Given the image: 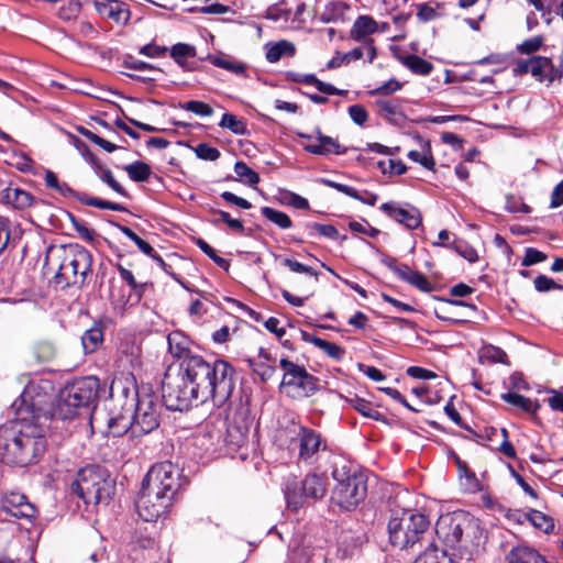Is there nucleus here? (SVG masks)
Instances as JSON below:
<instances>
[{
    "label": "nucleus",
    "instance_id": "obj_24",
    "mask_svg": "<svg viewBox=\"0 0 563 563\" xmlns=\"http://www.w3.org/2000/svg\"><path fill=\"white\" fill-rule=\"evenodd\" d=\"M377 113L380 118L393 124H400L405 120V114L399 99H380L375 102Z\"/></svg>",
    "mask_w": 563,
    "mask_h": 563
},
{
    "label": "nucleus",
    "instance_id": "obj_45",
    "mask_svg": "<svg viewBox=\"0 0 563 563\" xmlns=\"http://www.w3.org/2000/svg\"><path fill=\"white\" fill-rule=\"evenodd\" d=\"M349 402L357 412H360L364 417L377 421L383 419V415L379 411H377L369 401L363 398L355 397L353 399H350Z\"/></svg>",
    "mask_w": 563,
    "mask_h": 563
},
{
    "label": "nucleus",
    "instance_id": "obj_9",
    "mask_svg": "<svg viewBox=\"0 0 563 563\" xmlns=\"http://www.w3.org/2000/svg\"><path fill=\"white\" fill-rule=\"evenodd\" d=\"M54 385L49 379L31 380L20 397L11 406L14 415L31 417L40 421L47 420L49 399Z\"/></svg>",
    "mask_w": 563,
    "mask_h": 563
},
{
    "label": "nucleus",
    "instance_id": "obj_1",
    "mask_svg": "<svg viewBox=\"0 0 563 563\" xmlns=\"http://www.w3.org/2000/svg\"><path fill=\"white\" fill-rule=\"evenodd\" d=\"M168 350L180 360L176 375L167 374L162 384V399L168 410L185 411L194 405L211 400L222 407L235 387V369L224 360L210 363L191 354L189 339L179 331L167 335Z\"/></svg>",
    "mask_w": 563,
    "mask_h": 563
},
{
    "label": "nucleus",
    "instance_id": "obj_16",
    "mask_svg": "<svg viewBox=\"0 0 563 563\" xmlns=\"http://www.w3.org/2000/svg\"><path fill=\"white\" fill-rule=\"evenodd\" d=\"M0 510L10 517L29 523H33L37 516V509L30 503L29 498L24 494L14 490L2 494Z\"/></svg>",
    "mask_w": 563,
    "mask_h": 563
},
{
    "label": "nucleus",
    "instance_id": "obj_57",
    "mask_svg": "<svg viewBox=\"0 0 563 563\" xmlns=\"http://www.w3.org/2000/svg\"><path fill=\"white\" fill-rule=\"evenodd\" d=\"M117 269L121 278L130 286V288L141 296L144 289V285L136 283L133 273L123 267L121 264H117Z\"/></svg>",
    "mask_w": 563,
    "mask_h": 563
},
{
    "label": "nucleus",
    "instance_id": "obj_23",
    "mask_svg": "<svg viewBox=\"0 0 563 563\" xmlns=\"http://www.w3.org/2000/svg\"><path fill=\"white\" fill-rule=\"evenodd\" d=\"M34 200L35 198L31 192L19 187H12L11 185L0 192V201L16 210L30 208L33 206Z\"/></svg>",
    "mask_w": 563,
    "mask_h": 563
},
{
    "label": "nucleus",
    "instance_id": "obj_48",
    "mask_svg": "<svg viewBox=\"0 0 563 563\" xmlns=\"http://www.w3.org/2000/svg\"><path fill=\"white\" fill-rule=\"evenodd\" d=\"M249 365L262 382L271 379L276 372L273 363H265L264 361L250 360Z\"/></svg>",
    "mask_w": 563,
    "mask_h": 563
},
{
    "label": "nucleus",
    "instance_id": "obj_33",
    "mask_svg": "<svg viewBox=\"0 0 563 563\" xmlns=\"http://www.w3.org/2000/svg\"><path fill=\"white\" fill-rule=\"evenodd\" d=\"M500 398L505 402L519 408L527 413H536L540 408L538 400H532L517 393L508 391L501 394Z\"/></svg>",
    "mask_w": 563,
    "mask_h": 563
},
{
    "label": "nucleus",
    "instance_id": "obj_39",
    "mask_svg": "<svg viewBox=\"0 0 563 563\" xmlns=\"http://www.w3.org/2000/svg\"><path fill=\"white\" fill-rule=\"evenodd\" d=\"M123 169L128 173L131 180L135 183L146 181L151 176V168L143 162H134L125 165Z\"/></svg>",
    "mask_w": 563,
    "mask_h": 563
},
{
    "label": "nucleus",
    "instance_id": "obj_31",
    "mask_svg": "<svg viewBox=\"0 0 563 563\" xmlns=\"http://www.w3.org/2000/svg\"><path fill=\"white\" fill-rule=\"evenodd\" d=\"M397 59L406 66L411 73L420 76H428L433 70L432 63L421 58L418 55L410 54L406 56H397Z\"/></svg>",
    "mask_w": 563,
    "mask_h": 563
},
{
    "label": "nucleus",
    "instance_id": "obj_28",
    "mask_svg": "<svg viewBox=\"0 0 563 563\" xmlns=\"http://www.w3.org/2000/svg\"><path fill=\"white\" fill-rule=\"evenodd\" d=\"M301 336L305 342L311 343L314 346L319 347L329 357H331L335 361H341L344 357V354H345L344 347H342L335 343L329 342L327 340H323L319 336L312 335L305 331L301 332Z\"/></svg>",
    "mask_w": 563,
    "mask_h": 563
},
{
    "label": "nucleus",
    "instance_id": "obj_50",
    "mask_svg": "<svg viewBox=\"0 0 563 563\" xmlns=\"http://www.w3.org/2000/svg\"><path fill=\"white\" fill-rule=\"evenodd\" d=\"M180 108L200 117H211L213 114L212 107L199 100H189L185 103H180Z\"/></svg>",
    "mask_w": 563,
    "mask_h": 563
},
{
    "label": "nucleus",
    "instance_id": "obj_41",
    "mask_svg": "<svg viewBox=\"0 0 563 563\" xmlns=\"http://www.w3.org/2000/svg\"><path fill=\"white\" fill-rule=\"evenodd\" d=\"M301 84L305 85H312L314 86L320 92L329 95V96H338L345 93L344 90H340L336 87H334L331 84L321 81L316 77L313 74H306L302 76Z\"/></svg>",
    "mask_w": 563,
    "mask_h": 563
},
{
    "label": "nucleus",
    "instance_id": "obj_17",
    "mask_svg": "<svg viewBox=\"0 0 563 563\" xmlns=\"http://www.w3.org/2000/svg\"><path fill=\"white\" fill-rule=\"evenodd\" d=\"M251 423L252 420L244 408H241L232 418H229L224 441L230 450H238L247 443Z\"/></svg>",
    "mask_w": 563,
    "mask_h": 563
},
{
    "label": "nucleus",
    "instance_id": "obj_36",
    "mask_svg": "<svg viewBox=\"0 0 563 563\" xmlns=\"http://www.w3.org/2000/svg\"><path fill=\"white\" fill-rule=\"evenodd\" d=\"M407 156L409 159L420 164L428 170H434L435 168V162L432 155V150L429 141H424L422 143L421 151H410Z\"/></svg>",
    "mask_w": 563,
    "mask_h": 563
},
{
    "label": "nucleus",
    "instance_id": "obj_51",
    "mask_svg": "<svg viewBox=\"0 0 563 563\" xmlns=\"http://www.w3.org/2000/svg\"><path fill=\"white\" fill-rule=\"evenodd\" d=\"M533 285L537 291L547 292L550 290H563V286L558 284L554 279L548 277L547 275H538Z\"/></svg>",
    "mask_w": 563,
    "mask_h": 563
},
{
    "label": "nucleus",
    "instance_id": "obj_47",
    "mask_svg": "<svg viewBox=\"0 0 563 563\" xmlns=\"http://www.w3.org/2000/svg\"><path fill=\"white\" fill-rule=\"evenodd\" d=\"M76 146L81 152L86 161L90 164L98 177L102 174L103 170L108 168L95 154L89 151L88 146L84 142L76 140Z\"/></svg>",
    "mask_w": 563,
    "mask_h": 563
},
{
    "label": "nucleus",
    "instance_id": "obj_61",
    "mask_svg": "<svg viewBox=\"0 0 563 563\" xmlns=\"http://www.w3.org/2000/svg\"><path fill=\"white\" fill-rule=\"evenodd\" d=\"M483 355L494 363H506L508 357L503 349L494 345L485 346L483 350Z\"/></svg>",
    "mask_w": 563,
    "mask_h": 563
},
{
    "label": "nucleus",
    "instance_id": "obj_20",
    "mask_svg": "<svg viewBox=\"0 0 563 563\" xmlns=\"http://www.w3.org/2000/svg\"><path fill=\"white\" fill-rule=\"evenodd\" d=\"M55 191H57L65 198H75L86 206L95 207L102 210H112L119 212L126 211V208L121 203L103 200L97 197H89L84 192H78L74 190L67 183L64 181L59 183Z\"/></svg>",
    "mask_w": 563,
    "mask_h": 563
},
{
    "label": "nucleus",
    "instance_id": "obj_54",
    "mask_svg": "<svg viewBox=\"0 0 563 563\" xmlns=\"http://www.w3.org/2000/svg\"><path fill=\"white\" fill-rule=\"evenodd\" d=\"M283 264L294 273L306 274V275L314 277V279L318 280V276H319L318 272L314 271L310 266H307L305 264L299 263L298 261L290 260V258H284Z\"/></svg>",
    "mask_w": 563,
    "mask_h": 563
},
{
    "label": "nucleus",
    "instance_id": "obj_40",
    "mask_svg": "<svg viewBox=\"0 0 563 563\" xmlns=\"http://www.w3.org/2000/svg\"><path fill=\"white\" fill-rule=\"evenodd\" d=\"M523 518L529 520L533 527L544 532L552 531L554 528L552 519L539 510L531 509L523 515Z\"/></svg>",
    "mask_w": 563,
    "mask_h": 563
},
{
    "label": "nucleus",
    "instance_id": "obj_12",
    "mask_svg": "<svg viewBox=\"0 0 563 563\" xmlns=\"http://www.w3.org/2000/svg\"><path fill=\"white\" fill-rule=\"evenodd\" d=\"M135 409L132 415L133 435L147 434L159 426L161 404L150 394L135 391Z\"/></svg>",
    "mask_w": 563,
    "mask_h": 563
},
{
    "label": "nucleus",
    "instance_id": "obj_58",
    "mask_svg": "<svg viewBox=\"0 0 563 563\" xmlns=\"http://www.w3.org/2000/svg\"><path fill=\"white\" fill-rule=\"evenodd\" d=\"M167 52H168V47L159 46V45L155 44L154 42L148 43L139 49L140 54H142L146 57H150V58L163 57V56H165V54Z\"/></svg>",
    "mask_w": 563,
    "mask_h": 563
},
{
    "label": "nucleus",
    "instance_id": "obj_64",
    "mask_svg": "<svg viewBox=\"0 0 563 563\" xmlns=\"http://www.w3.org/2000/svg\"><path fill=\"white\" fill-rule=\"evenodd\" d=\"M543 40L541 36H534L523 41L519 46L518 51L521 54H532L542 46Z\"/></svg>",
    "mask_w": 563,
    "mask_h": 563
},
{
    "label": "nucleus",
    "instance_id": "obj_8",
    "mask_svg": "<svg viewBox=\"0 0 563 563\" xmlns=\"http://www.w3.org/2000/svg\"><path fill=\"white\" fill-rule=\"evenodd\" d=\"M114 481L99 466H87L77 473L73 492L88 505L108 503L114 493Z\"/></svg>",
    "mask_w": 563,
    "mask_h": 563
},
{
    "label": "nucleus",
    "instance_id": "obj_13",
    "mask_svg": "<svg viewBox=\"0 0 563 563\" xmlns=\"http://www.w3.org/2000/svg\"><path fill=\"white\" fill-rule=\"evenodd\" d=\"M279 366L284 371L280 388H291L294 397H309L318 390V378L309 374L303 366H299L286 357L280 360Z\"/></svg>",
    "mask_w": 563,
    "mask_h": 563
},
{
    "label": "nucleus",
    "instance_id": "obj_42",
    "mask_svg": "<svg viewBox=\"0 0 563 563\" xmlns=\"http://www.w3.org/2000/svg\"><path fill=\"white\" fill-rule=\"evenodd\" d=\"M234 173L238 180L243 181L249 186H255L260 183V175L250 168L244 162L238 161L234 165Z\"/></svg>",
    "mask_w": 563,
    "mask_h": 563
},
{
    "label": "nucleus",
    "instance_id": "obj_35",
    "mask_svg": "<svg viewBox=\"0 0 563 563\" xmlns=\"http://www.w3.org/2000/svg\"><path fill=\"white\" fill-rule=\"evenodd\" d=\"M168 52L174 62L181 68H186L187 59L195 58L197 55L196 47L187 43H177Z\"/></svg>",
    "mask_w": 563,
    "mask_h": 563
},
{
    "label": "nucleus",
    "instance_id": "obj_46",
    "mask_svg": "<svg viewBox=\"0 0 563 563\" xmlns=\"http://www.w3.org/2000/svg\"><path fill=\"white\" fill-rule=\"evenodd\" d=\"M211 212L214 216H218L217 219L211 221L212 224L219 225L220 223H225L231 230L235 232L242 233L244 231L243 222L240 219L231 218L229 212L219 209H213Z\"/></svg>",
    "mask_w": 563,
    "mask_h": 563
},
{
    "label": "nucleus",
    "instance_id": "obj_14",
    "mask_svg": "<svg viewBox=\"0 0 563 563\" xmlns=\"http://www.w3.org/2000/svg\"><path fill=\"white\" fill-rule=\"evenodd\" d=\"M181 474L172 462H162L153 465L144 477V484L152 486V492L157 489L169 495L174 499L180 488Z\"/></svg>",
    "mask_w": 563,
    "mask_h": 563
},
{
    "label": "nucleus",
    "instance_id": "obj_4",
    "mask_svg": "<svg viewBox=\"0 0 563 563\" xmlns=\"http://www.w3.org/2000/svg\"><path fill=\"white\" fill-rule=\"evenodd\" d=\"M479 526L477 520L464 512L440 517L435 525V533L443 543L460 552L457 562L470 563L473 552L477 549L474 539L477 538Z\"/></svg>",
    "mask_w": 563,
    "mask_h": 563
},
{
    "label": "nucleus",
    "instance_id": "obj_7",
    "mask_svg": "<svg viewBox=\"0 0 563 563\" xmlns=\"http://www.w3.org/2000/svg\"><path fill=\"white\" fill-rule=\"evenodd\" d=\"M389 541L400 550L412 549L430 533L428 517L412 509L394 511L388 521Z\"/></svg>",
    "mask_w": 563,
    "mask_h": 563
},
{
    "label": "nucleus",
    "instance_id": "obj_29",
    "mask_svg": "<svg viewBox=\"0 0 563 563\" xmlns=\"http://www.w3.org/2000/svg\"><path fill=\"white\" fill-rule=\"evenodd\" d=\"M377 31L376 21L369 15H360L352 29H351V38L357 42H365L369 35L374 34Z\"/></svg>",
    "mask_w": 563,
    "mask_h": 563
},
{
    "label": "nucleus",
    "instance_id": "obj_55",
    "mask_svg": "<svg viewBox=\"0 0 563 563\" xmlns=\"http://www.w3.org/2000/svg\"><path fill=\"white\" fill-rule=\"evenodd\" d=\"M547 254L534 249V247H527L525 251V256L521 261V265L525 267L532 266L534 264L544 262L547 260Z\"/></svg>",
    "mask_w": 563,
    "mask_h": 563
},
{
    "label": "nucleus",
    "instance_id": "obj_25",
    "mask_svg": "<svg viewBox=\"0 0 563 563\" xmlns=\"http://www.w3.org/2000/svg\"><path fill=\"white\" fill-rule=\"evenodd\" d=\"M506 559L508 563H549L536 549L525 544L514 547Z\"/></svg>",
    "mask_w": 563,
    "mask_h": 563
},
{
    "label": "nucleus",
    "instance_id": "obj_62",
    "mask_svg": "<svg viewBox=\"0 0 563 563\" xmlns=\"http://www.w3.org/2000/svg\"><path fill=\"white\" fill-rule=\"evenodd\" d=\"M401 88H402V84H400L395 78H391L388 81H386L385 84H383L382 86H379V87L375 88L374 90H372L371 95H373V96H375V95L388 96V95H390L393 92H396V91L400 90Z\"/></svg>",
    "mask_w": 563,
    "mask_h": 563
},
{
    "label": "nucleus",
    "instance_id": "obj_22",
    "mask_svg": "<svg viewBox=\"0 0 563 563\" xmlns=\"http://www.w3.org/2000/svg\"><path fill=\"white\" fill-rule=\"evenodd\" d=\"M533 64L532 76L539 81L551 84L555 80H560L563 76V59H561L559 65H554L551 58L534 56Z\"/></svg>",
    "mask_w": 563,
    "mask_h": 563
},
{
    "label": "nucleus",
    "instance_id": "obj_15",
    "mask_svg": "<svg viewBox=\"0 0 563 563\" xmlns=\"http://www.w3.org/2000/svg\"><path fill=\"white\" fill-rule=\"evenodd\" d=\"M152 492V486L142 483L141 490L135 501L139 516L147 522L157 520L172 505L173 498L168 494L157 489Z\"/></svg>",
    "mask_w": 563,
    "mask_h": 563
},
{
    "label": "nucleus",
    "instance_id": "obj_56",
    "mask_svg": "<svg viewBox=\"0 0 563 563\" xmlns=\"http://www.w3.org/2000/svg\"><path fill=\"white\" fill-rule=\"evenodd\" d=\"M407 283L422 291L432 290V285L428 280V278L422 273L413 271V269L410 273V276L408 277Z\"/></svg>",
    "mask_w": 563,
    "mask_h": 563
},
{
    "label": "nucleus",
    "instance_id": "obj_52",
    "mask_svg": "<svg viewBox=\"0 0 563 563\" xmlns=\"http://www.w3.org/2000/svg\"><path fill=\"white\" fill-rule=\"evenodd\" d=\"M195 153L198 158L214 162L220 157V152L207 143H200L196 146Z\"/></svg>",
    "mask_w": 563,
    "mask_h": 563
},
{
    "label": "nucleus",
    "instance_id": "obj_2",
    "mask_svg": "<svg viewBox=\"0 0 563 563\" xmlns=\"http://www.w3.org/2000/svg\"><path fill=\"white\" fill-rule=\"evenodd\" d=\"M47 449L43 421L14 415L0 426V460L9 465L25 467L40 461Z\"/></svg>",
    "mask_w": 563,
    "mask_h": 563
},
{
    "label": "nucleus",
    "instance_id": "obj_37",
    "mask_svg": "<svg viewBox=\"0 0 563 563\" xmlns=\"http://www.w3.org/2000/svg\"><path fill=\"white\" fill-rule=\"evenodd\" d=\"M103 342V331L100 325H93L81 336L82 347L86 353H93Z\"/></svg>",
    "mask_w": 563,
    "mask_h": 563
},
{
    "label": "nucleus",
    "instance_id": "obj_53",
    "mask_svg": "<svg viewBox=\"0 0 563 563\" xmlns=\"http://www.w3.org/2000/svg\"><path fill=\"white\" fill-rule=\"evenodd\" d=\"M349 229L353 233L366 234L371 238H376L379 234V230L372 227L366 220L351 221L349 223Z\"/></svg>",
    "mask_w": 563,
    "mask_h": 563
},
{
    "label": "nucleus",
    "instance_id": "obj_44",
    "mask_svg": "<svg viewBox=\"0 0 563 563\" xmlns=\"http://www.w3.org/2000/svg\"><path fill=\"white\" fill-rule=\"evenodd\" d=\"M261 212L267 220L275 223L280 229H289L292 225L291 219L283 211L271 207H263Z\"/></svg>",
    "mask_w": 563,
    "mask_h": 563
},
{
    "label": "nucleus",
    "instance_id": "obj_19",
    "mask_svg": "<svg viewBox=\"0 0 563 563\" xmlns=\"http://www.w3.org/2000/svg\"><path fill=\"white\" fill-rule=\"evenodd\" d=\"M379 209L390 219L404 225L408 230L418 229L422 223V217L418 208L410 203L401 206L396 201L380 205Z\"/></svg>",
    "mask_w": 563,
    "mask_h": 563
},
{
    "label": "nucleus",
    "instance_id": "obj_30",
    "mask_svg": "<svg viewBox=\"0 0 563 563\" xmlns=\"http://www.w3.org/2000/svg\"><path fill=\"white\" fill-rule=\"evenodd\" d=\"M349 10L350 5L343 1H330L320 13L319 20L322 23L343 22Z\"/></svg>",
    "mask_w": 563,
    "mask_h": 563
},
{
    "label": "nucleus",
    "instance_id": "obj_3",
    "mask_svg": "<svg viewBox=\"0 0 563 563\" xmlns=\"http://www.w3.org/2000/svg\"><path fill=\"white\" fill-rule=\"evenodd\" d=\"M99 380L88 376L67 384L58 394L51 407V418L70 420L77 416H89L91 406L96 402Z\"/></svg>",
    "mask_w": 563,
    "mask_h": 563
},
{
    "label": "nucleus",
    "instance_id": "obj_59",
    "mask_svg": "<svg viewBox=\"0 0 563 563\" xmlns=\"http://www.w3.org/2000/svg\"><path fill=\"white\" fill-rule=\"evenodd\" d=\"M347 112L352 121L357 125H364L368 119L366 109L361 104L350 106Z\"/></svg>",
    "mask_w": 563,
    "mask_h": 563
},
{
    "label": "nucleus",
    "instance_id": "obj_34",
    "mask_svg": "<svg viewBox=\"0 0 563 563\" xmlns=\"http://www.w3.org/2000/svg\"><path fill=\"white\" fill-rule=\"evenodd\" d=\"M208 60L216 67L225 69L230 73L242 75L245 73L246 67L243 63L233 59L232 57L220 54V55H209Z\"/></svg>",
    "mask_w": 563,
    "mask_h": 563
},
{
    "label": "nucleus",
    "instance_id": "obj_49",
    "mask_svg": "<svg viewBox=\"0 0 563 563\" xmlns=\"http://www.w3.org/2000/svg\"><path fill=\"white\" fill-rule=\"evenodd\" d=\"M78 132L82 136L88 139L90 142H92L96 145L100 146L101 148H103L108 153H112V152H114L115 150L119 148V146L115 145L114 143H112V142L103 139V137H100L99 135H97L96 133L91 132L90 130H88V129H86L84 126H80L78 129Z\"/></svg>",
    "mask_w": 563,
    "mask_h": 563
},
{
    "label": "nucleus",
    "instance_id": "obj_26",
    "mask_svg": "<svg viewBox=\"0 0 563 563\" xmlns=\"http://www.w3.org/2000/svg\"><path fill=\"white\" fill-rule=\"evenodd\" d=\"M265 58L268 63L275 64L283 57H292L296 54V47L294 43L280 40L278 42H268L264 45Z\"/></svg>",
    "mask_w": 563,
    "mask_h": 563
},
{
    "label": "nucleus",
    "instance_id": "obj_10",
    "mask_svg": "<svg viewBox=\"0 0 563 563\" xmlns=\"http://www.w3.org/2000/svg\"><path fill=\"white\" fill-rule=\"evenodd\" d=\"M328 492V477L323 473L310 472L301 482L288 479L284 487L287 507L291 510L301 508L308 499H322Z\"/></svg>",
    "mask_w": 563,
    "mask_h": 563
},
{
    "label": "nucleus",
    "instance_id": "obj_38",
    "mask_svg": "<svg viewBox=\"0 0 563 563\" xmlns=\"http://www.w3.org/2000/svg\"><path fill=\"white\" fill-rule=\"evenodd\" d=\"M449 249L453 250L456 254L470 263H475L478 261L477 251L464 240L455 239L453 242L449 243Z\"/></svg>",
    "mask_w": 563,
    "mask_h": 563
},
{
    "label": "nucleus",
    "instance_id": "obj_60",
    "mask_svg": "<svg viewBox=\"0 0 563 563\" xmlns=\"http://www.w3.org/2000/svg\"><path fill=\"white\" fill-rule=\"evenodd\" d=\"M308 228H310L311 230H314L320 235L328 238V239L336 240L339 238V231L332 224H321V223L314 222V223L308 224Z\"/></svg>",
    "mask_w": 563,
    "mask_h": 563
},
{
    "label": "nucleus",
    "instance_id": "obj_6",
    "mask_svg": "<svg viewBox=\"0 0 563 563\" xmlns=\"http://www.w3.org/2000/svg\"><path fill=\"white\" fill-rule=\"evenodd\" d=\"M332 477L336 482L331 500L344 510H352L367 495V478L357 466L349 462L335 464Z\"/></svg>",
    "mask_w": 563,
    "mask_h": 563
},
{
    "label": "nucleus",
    "instance_id": "obj_27",
    "mask_svg": "<svg viewBox=\"0 0 563 563\" xmlns=\"http://www.w3.org/2000/svg\"><path fill=\"white\" fill-rule=\"evenodd\" d=\"M131 431L133 434V423L131 410L125 413L110 415L107 422V432L112 437H120Z\"/></svg>",
    "mask_w": 563,
    "mask_h": 563
},
{
    "label": "nucleus",
    "instance_id": "obj_43",
    "mask_svg": "<svg viewBox=\"0 0 563 563\" xmlns=\"http://www.w3.org/2000/svg\"><path fill=\"white\" fill-rule=\"evenodd\" d=\"M219 125L230 130L236 135H244L247 132L245 121L231 113H224L221 118V121L219 122Z\"/></svg>",
    "mask_w": 563,
    "mask_h": 563
},
{
    "label": "nucleus",
    "instance_id": "obj_18",
    "mask_svg": "<svg viewBox=\"0 0 563 563\" xmlns=\"http://www.w3.org/2000/svg\"><path fill=\"white\" fill-rule=\"evenodd\" d=\"M297 135L300 139L308 141L307 144L302 145V148L310 154L319 156L343 155L346 153V148L342 146L336 139L322 134L318 129L314 134H308L298 132Z\"/></svg>",
    "mask_w": 563,
    "mask_h": 563
},
{
    "label": "nucleus",
    "instance_id": "obj_63",
    "mask_svg": "<svg viewBox=\"0 0 563 563\" xmlns=\"http://www.w3.org/2000/svg\"><path fill=\"white\" fill-rule=\"evenodd\" d=\"M99 178L119 195L124 197L128 196V191L114 179L113 174L109 168L103 170Z\"/></svg>",
    "mask_w": 563,
    "mask_h": 563
},
{
    "label": "nucleus",
    "instance_id": "obj_21",
    "mask_svg": "<svg viewBox=\"0 0 563 563\" xmlns=\"http://www.w3.org/2000/svg\"><path fill=\"white\" fill-rule=\"evenodd\" d=\"M98 14L118 24H126L131 18L128 5L120 0H93Z\"/></svg>",
    "mask_w": 563,
    "mask_h": 563
},
{
    "label": "nucleus",
    "instance_id": "obj_5",
    "mask_svg": "<svg viewBox=\"0 0 563 563\" xmlns=\"http://www.w3.org/2000/svg\"><path fill=\"white\" fill-rule=\"evenodd\" d=\"M58 263L54 282L62 288L81 287L91 273L92 256L90 252L77 243L53 246L49 250Z\"/></svg>",
    "mask_w": 563,
    "mask_h": 563
},
{
    "label": "nucleus",
    "instance_id": "obj_11",
    "mask_svg": "<svg viewBox=\"0 0 563 563\" xmlns=\"http://www.w3.org/2000/svg\"><path fill=\"white\" fill-rule=\"evenodd\" d=\"M292 434L288 448L298 449V462L312 465L322 451L327 450V440L314 429L299 423H292L289 430Z\"/></svg>",
    "mask_w": 563,
    "mask_h": 563
},
{
    "label": "nucleus",
    "instance_id": "obj_32",
    "mask_svg": "<svg viewBox=\"0 0 563 563\" xmlns=\"http://www.w3.org/2000/svg\"><path fill=\"white\" fill-rule=\"evenodd\" d=\"M455 555L450 556L444 551H440L433 543H430L413 563H462L456 561Z\"/></svg>",
    "mask_w": 563,
    "mask_h": 563
}]
</instances>
